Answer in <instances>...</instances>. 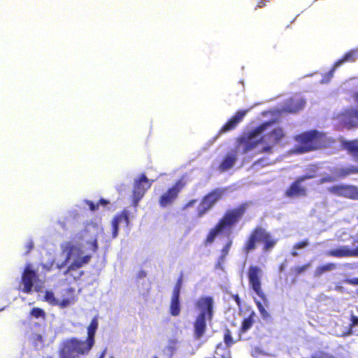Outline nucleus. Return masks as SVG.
<instances>
[{
  "instance_id": "f03ea898",
  "label": "nucleus",
  "mask_w": 358,
  "mask_h": 358,
  "mask_svg": "<svg viewBox=\"0 0 358 358\" xmlns=\"http://www.w3.org/2000/svg\"><path fill=\"white\" fill-rule=\"evenodd\" d=\"M248 206L247 203H243L237 207L227 209L215 225L209 230L204 239L205 245L214 243L222 234H229L245 215Z\"/></svg>"
},
{
  "instance_id": "20e7f679",
  "label": "nucleus",
  "mask_w": 358,
  "mask_h": 358,
  "mask_svg": "<svg viewBox=\"0 0 358 358\" xmlns=\"http://www.w3.org/2000/svg\"><path fill=\"white\" fill-rule=\"evenodd\" d=\"M278 240L274 238L266 229L262 226H256L245 239L242 251L244 255H248L257 249L258 243H262L263 251L268 252L275 246Z\"/></svg>"
},
{
  "instance_id": "bf43d9fd",
  "label": "nucleus",
  "mask_w": 358,
  "mask_h": 358,
  "mask_svg": "<svg viewBox=\"0 0 358 358\" xmlns=\"http://www.w3.org/2000/svg\"><path fill=\"white\" fill-rule=\"evenodd\" d=\"M280 271H282V270H283V266H282H282H280Z\"/></svg>"
},
{
  "instance_id": "09e8293b",
  "label": "nucleus",
  "mask_w": 358,
  "mask_h": 358,
  "mask_svg": "<svg viewBox=\"0 0 358 358\" xmlns=\"http://www.w3.org/2000/svg\"><path fill=\"white\" fill-rule=\"evenodd\" d=\"M92 250L94 252H96L97 250H98V242H97V240L96 239H94L92 242Z\"/></svg>"
},
{
  "instance_id": "6ab92c4d",
  "label": "nucleus",
  "mask_w": 358,
  "mask_h": 358,
  "mask_svg": "<svg viewBox=\"0 0 358 358\" xmlns=\"http://www.w3.org/2000/svg\"><path fill=\"white\" fill-rule=\"evenodd\" d=\"M333 173L336 178H345L349 176L358 174V166L349 165L346 166L337 167L334 169Z\"/></svg>"
},
{
  "instance_id": "4468645a",
  "label": "nucleus",
  "mask_w": 358,
  "mask_h": 358,
  "mask_svg": "<svg viewBox=\"0 0 358 358\" xmlns=\"http://www.w3.org/2000/svg\"><path fill=\"white\" fill-rule=\"evenodd\" d=\"M339 117L341 122L348 129L358 127V110L354 108H348L342 112Z\"/></svg>"
},
{
  "instance_id": "49530a36",
  "label": "nucleus",
  "mask_w": 358,
  "mask_h": 358,
  "mask_svg": "<svg viewBox=\"0 0 358 358\" xmlns=\"http://www.w3.org/2000/svg\"><path fill=\"white\" fill-rule=\"evenodd\" d=\"M266 0H259L255 9L263 8L266 6Z\"/></svg>"
},
{
  "instance_id": "680f3d73",
  "label": "nucleus",
  "mask_w": 358,
  "mask_h": 358,
  "mask_svg": "<svg viewBox=\"0 0 358 358\" xmlns=\"http://www.w3.org/2000/svg\"><path fill=\"white\" fill-rule=\"evenodd\" d=\"M110 358H113V357H110Z\"/></svg>"
},
{
  "instance_id": "3c124183",
  "label": "nucleus",
  "mask_w": 358,
  "mask_h": 358,
  "mask_svg": "<svg viewBox=\"0 0 358 358\" xmlns=\"http://www.w3.org/2000/svg\"><path fill=\"white\" fill-rule=\"evenodd\" d=\"M146 272L145 271L141 270L138 273L137 277L138 278H143L146 276Z\"/></svg>"
},
{
  "instance_id": "423d86ee",
  "label": "nucleus",
  "mask_w": 358,
  "mask_h": 358,
  "mask_svg": "<svg viewBox=\"0 0 358 358\" xmlns=\"http://www.w3.org/2000/svg\"><path fill=\"white\" fill-rule=\"evenodd\" d=\"M294 138L299 143L297 151L300 153L320 149L324 147L325 143V135L317 130L303 132Z\"/></svg>"
},
{
  "instance_id": "4be33fe9",
  "label": "nucleus",
  "mask_w": 358,
  "mask_h": 358,
  "mask_svg": "<svg viewBox=\"0 0 358 358\" xmlns=\"http://www.w3.org/2000/svg\"><path fill=\"white\" fill-rule=\"evenodd\" d=\"M237 161V156L235 152L226 155L219 165L220 171L224 172L230 169Z\"/></svg>"
},
{
  "instance_id": "603ef678",
  "label": "nucleus",
  "mask_w": 358,
  "mask_h": 358,
  "mask_svg": "<svg viewBox=\"0 0 358 358\" xmlns=\"http://www.w3.org/2000/svg\"><path fill=\"white\" fill-rule=\"evenodd\" d=\"M348 282L352 285H358V278L350 279L348 280Z\"/></svg>"
},
{
  "instance_id": "6e6552de",
  "label": "nucleus",
  "mask_w": 358,
  "mask_h": 358,
  "mask_svg": "<svg viewBox=\"0 0 358 358\" xmlns=\"http://www.w3.org/2000/svg\"><path fill=\"white\" fill-rule=\"evenodd\" d=\"M248 284L252 289L262 301L266 303L267 298L262 286V270L257 266H250L248 271Z\"/></svg>"
},
{
  "instance_id": "9d476101",
  "label": "nucleus",
  "mask_w": 358,
  "mask_h": 358,
  "mask_svg": "<svg viewBox=\"0 0 358 358\" xmlns=\"http://www.w3.org/2000/svg\"><path fill=\"white\" fill-rule=\"evenodd\" d=\"M328 191L338 196L358 200V187L353 185H336L329 187Z\"/></svg>"
},
{
  "instance_id": "f8f14e48",
  "label": "nucleus",
  "mask_w": 358,
  "mask_h": 358,
  "mask_svg": "<svg viewBox=\"0 0 358 358\" xmlns=\"http://www.w3.org/2000/svg\"><path fill=\"white\" fill-rule=\"evenodd\" d=\"M152 182L149 181L144 173L140 175L139 178L135 180L133 195L136 205L142 199L146 191L150 188Z\"/></svg>"
},
{
  "instance_id": "2f4dec72",
  "label": "nucleus",
  "mask_w": 358,
  "mask_h": 358,
  "mask_svg": "<svg viewBox=\"0 0 358 358\" xmlns=\"http://www.w3.org/2000/svg\"><path fill=\"white\" fill-rule=\"evenodd\" d=\"M30 314L31 316H33L35 318H43L45 319V311L38 307L33 308L30 312Z\"/></svg>"
},
{
  "instance_id": "e433bc0d",
  "label": "nucleus",
  "mask_w": 358,
  "mask_h": 358,
  "mask_svg": "<svg viewBox=\"0 0 358 358\" xmlns=\"http://www.w3.org/2000/svg\"><path fill=\"white\" fill-rule=\"evenodd\" d=\"M114 217L118 218L119 222L124 221L127 224L129 223V215L126 210H124L121 213L115 215Z\"/></svg>"
},
{
  "instance_id": "f3484780",
  "label": "nucleus",
  "mask_w": 358,
  "mask_h": 358,
  "mask_svg": "<svg viewBox=\"0 0 358 358\" xmlns=\"http://www.w3.org/2000/svg\"><path fill=\"white\" fill-rule=\"evenodd\" d=\"M98 316H94L87 327V336L84 341L92 348L95 344V335L99 326Z\"/></svg>"
},
{
  "instance_id": "b1692460",
  "label": "nucleus",
  "mask_w": 358,
  "mask_h": 358,
  "mask_svg": "<svg viewBox=\"0 0 358 358\" xmlns=\"http://www.w3.org/2000/svg\"><path fill=\"white\" fill-rule=\"evenodd\" d=\"M344 148L358 162V142L357 141H346L343 143Z\"/></svg>"
},
{
  "instance_id": "37998d69",
  "label": "nucleus",
  "mask_w": 358,
  "mask_h": 358,
  "mask_svg": "<svg viewBox=\"0 0 358 358\" xmlns=\"http://www.w3.org/2000/svg\"><path fill=\"white\" fill-rule=\"evenodd\" d=\"M91 257H92L91 255H86L82 257L81 258H79V259L80 260V262L82 263V264L85 265V264H87V263H89V262L91 259Z\"/></svg>"
},
{
  "instance_id": "c9c22d12",
  "label": "nucleus",
  "mask_w": 358,
  "mask_h": 358,
  "mask_svg": "<svg viewBox=\"0 0 358 358\" xmlns=\"http://www.w3.org/2000/svg\"><path fill=\"white\" fill-rule=\"evenodd\" d=\"M356 325H358V317L352 315L351 316V324H350V329L347 332L343 333L342 336H346L351 335L352 333V329Z\"/></svg>"
},
{
  "instance_id": "8fccbe9b",
  "label": "nucleus",
  "mask_w": 358,
  "mask_h": 358,
  "mask_svg": "<svg viewBox=\"0 0 358 358\" xmlns=\"http://www.w3.org/2000/svg\"><path fill=\"white\" fill-rule=\"evenodd\" d=\"M97 203H99V205L106 206V205H108L109 203V202L107 200L101 198V199H99V201H98Z\"/></svg>"
},
{
  "instance_id": "39448f33",
  "label": "nucleus",
  "mask_w": 358,
  "mask_h": 358,
  "mask_svg": "<svg viewBox=\"0 0 358 358\" xmlns=\"http://www.w3.org/2000/svg\"><path fill=\"white\" fill-rule=\"evenodd\" d=\"M92 348L83 341L76 337L64 340L59 345V358H81L87 355Z\"/></svg>"
},
{
  "instance_id": "412c9836",
  "label": "nucleus",
  "mask_w": 358,
  "mask_h": 358,
  "mask_svg": "<svg viewBox=\"0 0 358 358\" xmlns=\"http://www.w3.org/2000/svg\"><path fill=\"white\" fill-rule=\"evenodd\" d=\"M256 314L252 311L247 317H245L241 322V325L238 329V341L242 340V335L248 332V331L252 327L255 323V317Z\"/></svg>"
},
{
  "instance_id": "a19ab883",
  "label": "nucleus",
  "mask_w": 358,
  "mask_h": 358,
  "mask_svg": "<svg viewBox=\"0 0 358 358\" xmlns=\"http://www.w3.org/2000/svg\"><path fill=\"white\" fill-rule=\"evenodd\" d=\"M86 203L92 211H94L99 208V203H94L92 201H87Z\"/></svg>"
},
{
  "instance_id": "ea45409f",
  "label": "nucleus",
  "mask_w": 358,
  "mask_h": 358,
  "mask_svg": "<svg viewBox=\"0 0 358 358\" xmlns=\"http://www.w3.org/2000/svg\"><path fill=\"white\" fill-rule=\"evenodd\" d=\"M197 202V199H193L188 201L182 207V210H185L187 208H192L194 206V204Z\"/></svg>"
},
{
  "instance_id": "2eb2a0df",
  "label": "nucleus",
  "mask_w": 358,
  "mask_h": 358,
  "mask_svg": "<svg viewBox=\"0 0 358 358\" xmlns=\"http://www.w3.org/2000/svg\"><path fill=\"white\" fill-rule=\"evenodd\" d=\"M247 113V110H238L220 129L219 134L229 132L234 129L243 120Z\"/></svg>"
},
{
  "instance_id": "5fc2aeb1",
  "label": "nucleus",
  "mask_w": 358,
  "mask_h": 358,
  "mask_svg": "<svg viewBox=\"0 0 358 358\" xmlns=\"http://www.w3.org/2000/svg\"><path fill=\"white\" fill-rule=\"evenodd\" d=\"M264 160V158H262V159H259L258 160H257L254 164H261L263 161Z\"/></svg>"
},
{
  "instance_id": "5701e85b",
  "label": "nucleus",
  "mask_w": 358,
  "mask_h": 358,
  "mask_svg": "<svg viewBox=\"0 0 358 358\" xmlns=\"http://www.w3.org/2000/svg\"><path fill=\"white\" fill-rule=\"evenodd\" d=\"M180 295H171L169 305V313L173 317H177L180 314L181 304L180 301Z\"/></svg>"
},
{
  "instance_id": "79ce46f5",
  "label": "nucleus",
  "mask_w": 358,
  "mask_h": 358,
  "mask_svg": "<svg viewBox=\"0 0 358 358\" xmlns=\"http://www.w3.org/2000/svg\"><path fill=\"white\" fill-rule=\"evenodd\" d=\"M334 180V178L332 176H326L320 179V184H323L325 182H331Z\"/></svg>"
},
{
  "instance_id": "a878e982",
  "label": "nucleus",
  "mask_w": 358,
  "mask_h": 358,
  "mask_svg": "<svg viewBox=\"0 0 358 358\" xmlns=\"http://www.w3.org/2000/svg\"><path fill=\"white\" fill-rule=\"evenodd\" d=\"M311 266V262H308L301 266H296L292 268V271L295 276H299L304 273Z\"/></svg>"
},
{
  "instance_id": "72a5a7b5",
  "label": "nucleus",
  "mask_w": 358,
  "mask_h": 358,
  "mask_svg": "<svg viewBox=\"0 0 358 358\" xmlns=\"http://www.w3.org/2000/svg\"><path fill=\"white\" fill-rule=\"evenodd\" d=\"M120 223V222H119L118 218H115V217L113 218L112 222H111L113 238L117 237V236L118 234Z\"/></svg>"
},
{
  "instance_id": "052dcab7",
  "label": "nucleus",
  "mask_w": 358,
  "mask_h": 358,
  "mask_svg": "<svg viewBox=\"0 0 358 358\" xmlns=\"http://www.w3.org/2000/svg\"><path fill=\"white\" fill-rule=\"evenodd\" d=\"M152 358H157V356H154Z\"/></svg>"
},
{
  "instance_id": "f257e3e1",
  "label": "nucleus",
  "mask_w": 358,
  "mask_h": 358,
  "mask_svg": "<svg viewBox=\"0 0 358 358\" xmlns=\"http://www.w3.org/2000/svg\"><path fill=\"white\" fill-rule=\"evenodd\" d=\"M272 124L271 121L264 122L251 131L239 136L236 142L238 146H243V152L247 153L261 145L260 153H272L273 148L285 138L286 134L282 127H277L259 138H256Z\"/></svg>"
},
{
  "instance_id": "4c0bfd02",
  "label": "nucleus",
  "mask_w": 358,
  "mask_h": 358,
  "mask_svg": "<svg viewBox=\"0 0 358 358\" xmlns=\"http://www.w3.org/2000/svg\"><path fill=\"white\" fill-rule=\"evenodd\" d=\"M308 245H309L308 240V239H304V240H303L301 241H299V242L295 243L293 245V249H294V250L302 249V248H304L307 247Z\"/></svg>"
},
{
  "instance_id": "864d4df0",
  "label": "nucleus",
  "mask_w": 358,
  "mask_h": 358,
  "mask_svg": "<svg viewBox=\"0 0 358 358\" xmlns=\"http://www.w3.org/2000/svg\"><path fill=\"white\" fill-rule=\"evenodd\" d=\"M291 255L292 257H297L299 255L297 250H294L292 248V250L291 252Z\"/></svg>"
},
{
  "instance_id": "a18cd8bd",
  "label": "nucleus",
  "mask_w": 358,
  "mask_h": 358,
  "mask_svg": "<svg viewBox=\"0 0 358 358\" xmlns=\"http://www.w3.org/2000/svg\"><path fill=\"white\" fill-rule=\"evenodd\" d=\"M232 299L235 301L238 308L241 307V300L238 296V294L232 295Z\"/></svg>"
},
{
  "instance_id": "ddd939ff",
  "label": "nucleus",
  "mask_w": 358,
  "mask_h": 358,
  "mask_svg": "<svg viewBox=\"0 0 358 358\" xmlns=\"http://www.w3.org/2000/svg\"><path fill=\"white\" fill-rule=\"evenodd\" d=\"M38 280V276L34 270L31 269L30 264H27L22 274L21 282L23 285L22 292L24 293H30L34 282Z\"/></svg>"
},
{
  "instance_id": "13d9d810",
  "label": "nucleus",
  "mask_w": 358,
  "mask_h": 358,
  "mask_svg": "<svg viewBox=\"0 0 358 358\" xmlns=\"http://www.w3.org/2000/svg\"><path fill=\"white\" fill-rule=\"evenodd\" d=\"M331 78L329 79V75L328 73H327V79L325 80V78H322V82H328Z\"/></svg>"
},
{
  "instance_id": "c03bdc74",
  "label": "nucleus",
  "mask_w": 358,
  "mask_h": 358,
  "mask_svg": "<svg viewBox=\"0 0 358 358\" xmlns=\"http://www.w3.org/2000/svg\"><path fill=\"white\" fill-rule=\"evenodd\" d=\"M257 306L258 307V309L259 312L262 313V315H264L267 314L266 310L264 309V306L259 301H256Z\"/></svg>"
},
{
  "instance_id": "f704fd0d",
  "label": "nucleus",
  "mask_w": 358,
  "mask_h": 358,
  "mask_svg": "<svg viewBox=\"0 0 358 358\" xmlns=\"http://www.w3.org/2000/svg\"><path fill=\"white\" fill-rule=\"evenodd\" d=\"M73 303H74V299L73 297L72 298H66V299H63L60 301L58 300V304L57 306L60 307L61 308H65Z\"/></svg>"
},
{
  "instance_id": "de8ad7c7",
  "label": "nucleus",
  "mask_w": 358,
  "mask_h": 358,
  "mask_svg": "<svg viewBox=\"0 0 358 358\" xmlns=\"http://www.w3.org/2000/svg\"><path fill=\"white\" fill-rule=\"evenodd\" d=\"M26 247H27V252H26V253H27V254H28V253H29V252H30V251H31V250L33 249V248H34V243H33V242H32V241H29V242L27 244Z\"/></svg>"
},
{
  "instance_id": "c85d7f7f",
  "label": "nucleus",
  "mask_w": 358,
  "mask_h": 358,
  "mask_svg": "<svg viewBox=\"0 0 358 358\" xmlns=\"http://www.w3.org/2000/svg\"><path fill=\"white\" fill-rule=\"evenodd\" d=\"M182 281L183 275L180 274V275L178 278L176 285L173 289L172 294L180 296V290L182 285Z\"/></svg>"
},
{
  "instance_id": "c756f323",
  "label": "nucleus",
  "mask_w": 358,
  "mask_h": 358,
  "mask_svg": "<svg viewBox=\"0 0 358 358\" xmlns=\"http://www.w3.org/2000/svg\"><path fill=\"white\" fill-rule=\"evenodd\" d=\"M83 265L80 262L79 258L76 259L68 267L67 270L64 272V274L66 275L69 272L71 271H76L81 268Z\"/></svg>"
},
{
  "instance_id": "e2e57ef3",
  "label": "nucleus",
  "mask_w": 358,
  "mask_h": 358,
  "mask_svg": "<svg viewBox=\"0 0 358 358\" xmlns=\"http://www.w3.org/2000/svg\"><path fill=\"white\" fill-rule=\"evenodd\" d=\"M48 358H52V357H48Z\"/></svg>"
},
{
  "instance_id": "473e14b6",
  "label": "nucleus",
  "mask_w": 358,
  "mask_h": 358,
  "mask_svg": "<svg viewBox=\"0 0 358 358\" xmlns=\"http://www.w3.org/2000/svg\"><path fill=\"white\" fill-rule=\"evenodd\" d=\"M32 344L35 348L42 347L43 345V336L39 334H34L32 336Z\"/></svg>"
},
{
  "instance_id": "cd10ccee",
  "label": "nucleus",
  "mask_w": 358,
  "mask_h": 358,
  "mask_svg": "<svg viewBox=\"0 0 358 358\" xmlns=\"http://www.w3.org/2000/svg\"><path fill=\"white\" fill-rule=\"evenodd\" d=\"M44 301L53 306H56L58 304V299H56L52 291L46 290L45 292Z\"/></svg>"
},
{
  "instance_id": "4d7b16f0",
  "label": "nucleus",
  "mask_w": 358,
  "mask_h": 358,
  "mask_svg": "<svg viewBox=\"0 0 358 358\" xmlns=\"http://www.w3.org/2000/svg\"><path fill=\"white\" fill-rule=\"evenodd\" d=\"M331 78L329 79V75L328 73H327V79L325 80V78H322V82H328Z\"/></svg>"
},
{
  "instance_id": "7c9ffc66",
  "label": "nucleus",
  "mask_w": 358,
  "mask_h": 358,
  "mask_svg": "<svg viewBox=\"0 0 358 358\" xmlns=\"http://www.w3.org/2000/svg\"><path fill=\"white\" fill-rule=\"evenodd\" d=\"M336 267L334 263H328L327 264L318 266L317 268V273L320 275L326 271H330Z\"/></svg>"
},
{
  "instance_id": "6e6d98bb",
  "label": "nucleus",
  "mask_w": 358,
  "mask_h": 358,
  "mask_svg": "<svg viewBox=\"0 0 358 358\" xmlns=\"http://www.w3.org/2000/svg\"><path fill=\"white\" fill-rule=\"evenodd\" d=\"M106 350H104L101 354L100 355V356L99 357V358H104L105 357V355H106Z\"/></svg>"
},
{
  "instance_id": "9b49d317",
  "label": "nucleus",
  "mask_w": 358,
  "mask_h": 358,
  "mask_svg": "<svg viewBox=\"0 0 358 358\" xmlns=\"http://www.w3.org/2000/svg\"><path fill=\"white\" fill-rule=\"evenodd\" d=\"M313 178V175H304L298 177L286 189L285 195L289 198L295 196H306L307 190L306 187L301 186V183L308 179Z\"/></svg>"
},
{
  "instance_id": "dca6fc26",
  "label": "nucleus",
  "mask_w": 358,
  "mask_h": 358,
  "mask_svg": "<svg viewBox=\"0 0 358 358\" xmlns=\"http://www.w3.org/2000/svg\"><path fill=\"white\" fill-rule=\"evenodd\" d=\"M357 57L358 52L356 50H351L345 53L342 58H341L334 63L332 69L328 72L329 79L333 77L335 70L337 68H338L341 65H342L345 62H353L356 60Z\"/></svg>"
},
{
  "instance_id": "a211bd4d",
  "label": "nucleus",
  "mask_w": 358,
  "mask_h": 358,
  "mask_svg": "<svg viewBox=\"0 0 358 358\" xmlns=\"http://www.w3.org/2000/svg\"><path fill=\"white\" fill-rule=\"evenodd\" d=\"M306 102L301 99L290 98L286 101L283 106L285 112L295 113L301 110Z\"/></svg>"
},
{
  "instance_id": "0eeeda50",
  "label": "nucleus",
  "mask_w": 358,
  "mask_h": 358,
  "mask_svg": "<svg viewBox=\"0 0 358 358\" xmlns=\"http://www.w3.org/2000/svg\"><path fill=\"white\" fill-rule=\"evenodd\" d=\"M224 190L216 188L203 196L196 208V217H203L222 198Z\"/></svg>"
},
{
  "instance_id": "1a4fd4ad",
  "label": "nucleus",
  "mask_w": 358,
  "mask_h": 358,
  "mask_svg": "<svg viewBox=\"0 0 358 358\" xmlns=\"http://www.w3.org/2000/svg\"><path fill=\"white\" fill-rule=\"evenodd\" d=\"M185 185L182 179L178 180L173 186L169 187L159 196L158 200L159 205L162 208H166L172 205L178 198Z\"/></svg>"
},
{
  "instance_id": "aec40b11",
  "label": "nucleus",
  "mask_w": 358,
  "mask_h": 358,
  "mask_svg": "<svg viewBox=\"0 0 358 358\" xmlns=\"http://www.w3.org/2000/svg\"><path fill=\"white\" fill-rule=\"evenodd\" d=\"M233 245V239L229 238L224 245L220 250V254L217 258L216 267L220 269L223 268V264L226 261L227 257L229 255L230 250Z\"/></svg>"
},
{
  "instance_id": "bb28decb",
  "label": "nucleus",
  "mask_w": 358,
  "mask_h": 358,
  "mask_svg": "<svg viewBox=\"0 0 358 358\" xmlns=\"http://www.w3.org/2000/svg\"><path fill=\"white\" fill-rule=\"evenodd\" d=\"M224 342L227 347L230 348L235 343V341L233 339L231 331L229 329L226 328L224 330Z\"/></svg>"
},
{
  "instance_id": "7ed1b4c3",
  "label": "nucleus",
  "mask_w": 358,
  "mask_h": 358,
  "mask_svg": "<svg viewBox=\"0 0 358 358\" xmlns=\"http://www.w3.org/2000/svg\"><path fill=\"white\" fill-rule=\"evenodd\" d=\"M200 311L193 322V336L196 341L202 338L207 331V322H211L214 315V300L211 296L200 297L195 303Z\"/></svg>"
},
{
  "instance_id": "393cba45",
  "label": "nucleus",
  "mask_w": 358,
  "mask_h": 358,
  "mask_svg": "<svg viewBox=\"0 0 358 358\" xmlns=\"http://www.w3.org/2000/svg\"><path fill=\"white\" fill-rule=\"evenodd\" d=\"M62 251L66 253V256L64 264H65L66 263H67L69 261V259H71V255L74 251L81 252L80 248H77L73 244H72L71 243H69V242L65 243L64 245H62Z\"/></svg>"
},
{
  "instance_id": "58836bf2",
  "label": "nucleus",
  "mask_w": 358,
  "mask_h": 358,
  "mask_svg": "<svg viewBox=\"0 0 358 358\" xmlns=\"http://www.w3.org/2000/svg\"><path fill=\"white\" fill-rule=\"evenodd\" d=\"M311 358H334V356H332L330 354H328L324 352H320L318 354L312 355Z\"/></svg>"
}]
</instances>
